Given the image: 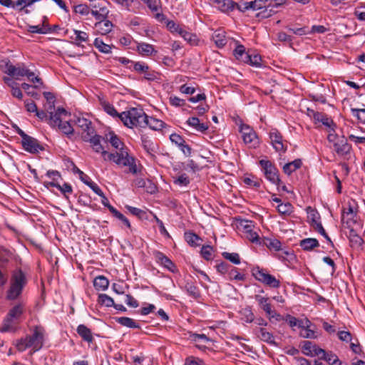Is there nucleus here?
Segmentation results:
<instances>
[{"mask_svg":"<svg viewBox=\"0 0 365 365\" xmlns=\"http://www.w3.org/2000/svg\"><path fill=\"white\" fill-rule=\"evenodd\" d=\"M76 332L84 341L88 344L94 341L91 330L84 324H79L76 328Z\"/></svg>","mask_w":365,"mask_h":365,"instance_id":"a878e982","label":"nucleus"},{"mask_svg":"<svg viewBox=\"0 0 365 365\" xmlns=\"http://www.w3.org/2000/svg\"><path fill=\"white\" fill-rule=\"evenodd\" d=\"M142 146L143 149L152 157H155V154L158 150L157 143L152 141L148 137L143 136L141 138Z\"/></svg>","mask_w":365,"mask_h":365,"instance_id":"393cba45","label":"nucleus"},{"mask_svg":"<svg viewBox=\"0 0 365 365\" xmlns=\"http://www.w3.org/2000/svg\"><path fill=\"white\" fill-rule=\"evenodd\" d=\"M254 333L257 336V337L271 345L277 346V344L274 341V337L272 333L267 331L265 328L260 327L256 328L254 329Z\"/></svg>","mask_w":365,"mask_h":365,"instance_id":"6ab92c4d","label":"nucleus"},{"mask_svg":"<svg viewBox=\"0 0 365 365\" xmlns=\"http://www.w3.org/2000/svg\"><path fill=\"white\" fill-rule=\"evenodd\" d=\"M252 276L258 282L270 288L278 289L281 286L279 279L268 273L266 269L259 266L253 267L251 269Z\"/></svg>","mask_w":365,"mask_h":365,"instance_id":"39448f33","label":"nucleus"},{"mask_svg":"<svg viewBox=\"0 0 365 365\" xmlns=\"http://www.w3.org/2000/svg\"><path fill=\"white\" fill-rule=\"evenodd\" d=\"M262 245H265L270 250L279 251L281 250V242L277 239L268 237L262 238Z\"/></svg>","mask_w":365,"mask_h":365,"instance_id":"72a5a7b5","label":"nucleus"},{"mask_svg":"<svg viewBox=\"0 0 365 365\" xmlns=\"http://www.w3.org/2000/svg\"><path fill=\"white\" fill-rule=\"evenodd\" d=\"M98 303L107 307H111L114 305V300L106 294H100L98 297Z\"/></svg>","mask_w":365,"mask_h":365,"instance_id":"c03bdc74","label":"nucleus"},{"mask_svg":"<svg viewBox=\"0 0 365 365\" xmlns=\"http://www.w3.org/2000/svg\"><path fill=\"white\" fill-rule=\"evenodd\" d=\"M244 143L251 149H256L260 145V139L255 130L249 125L242 123L239 127Z\"/></svg>","mask_w":365,"mask_h":365,"instance_id":"0eeeda50","label":"nucleus"},{"mask_svg":"<svg viewBox=\"0 0 365 365\" xmlns=\"http://www.w3.org/2000/svg\"><path fill=\"white\" fill-rule=\"evenodd\" d=\"M56 127L61 130V132L66 135L67 137L70 138L74 133V129L71 126L69 121L61 122Z\"/></svg>","mask_w":365,"mask_h":365,"instance_id":"ea45409f","label":"nucleus"},{"mask_svg":"<svg viewBox=\"0 0 365 365\" xmlns=\"http://www.w3.org/2000/svg\"><path fill=\"white\" fill-rule=\"evenodd\" d=\"M190 127L194 128L196 131L205 133L209 128L208 123H201L197 117H190L185 123Z\"/></svg>","mask_w":365,"mask_h":365,"instance_id":"aec40b11","label":"nucleus"},{"mask_svg":"<svg viewBox=\"0 0 365 365\" xmlns=\"http://www.w3.org/2000/svg\"><path fill=\"white\" fill-rule=\"evenodd\" d=\"M213 247L210 245H203L200 250L202 257L207 261L212 259Z\"/></svg>","mask_w":365,"mask_h":365,"instance_id":"6e6d98bb","label":"nucleus"},{"mask_svg":"<svg viewBox=\"0 0 365 365\" xmlns=\"http://www.w3.org/2000/svg\"><path fill=\"white\" fill-rule=\"evenodd\" d=\"M82 139L85 142H88L93 150L98 153H101L104 160H108V155L110 153H108L104 150V148L101 145L102 136L94 133L82 134Z\"/></svg>","mask_w":365,"mask_h":365,"instance_id":"9d476101","label":"nucleus"},{"mask_svg":"<svg viewBox=\"0 0 365 365\" xmlns=\"http://www.w3.org/2000/svg\"><path fill=\"white\" fill-rule=\"evenodd\" d=\"M320 359L326 361L330 365H341V361L338 356L332 352L328 353L326 356H320Z\"/></svg>","mask_w":365,"mask_h":365,"instance_id":"09e8293b","label":"nucleus"},{"mask_svg":"<svg viewBox=\"0 0 365 365\" xmlns=\"http://www.w3.org/2000/svg\"><path fill=\"white\" fill-rule=\"evenodd\" d=\"M108 4L109 2L107 0H90L91 14L95 19L107 18L109 14Z\"/></svg>","mask_w":365,"mask_h":365,"instance_id":"f8f14e48","label":"nucleus"},{"mask_svg":"<svg viewBox=\"0 0 365 365\" xmlns=\"http://www.w3.org/2000/svg\"><path fill=\"white\" fill-rule=\"evenodd\" d=\"M225 31L223 29H217L212 35V39L215 42L216 46L219 48H223L227 43V38Z\"/></svg>","mask_w":365,"mask_h":365,"instance_id":"bb28decb","label":"nucleus"},{"mask_svg":"<svg viewBox=\"0 0 365 365\" xmlns=\"http://www.w3.org/2000/svg\"><path fill=\"white\" fill-rule=\"evenodd\" d=\"M108 160L121 167H129V173L133 175L140 173L143 168L141 165H139V166L137 165L135 158L130 155L129 153L125 150V148H121L120 151L110 153V155H108Z\"/></svg>","mask_w":365,"mask_h":365,"instance_id":"f03ea898","label":"nucleus"},{"mask_svg":"<svg viewBox=\"0 0 365 365\" xmlns=\"http://www.w3.org/2000/svg\"><path fill=\"white\" fill-rule=\"evenodd\" d=\"M146 123V126H148L150 128L154 130H161L165 123L155 118L150 117L148 115V120L145 122Z\"/></svg>","mask_w":365,"mask_h":365,"instance_id":"c9c22d12","label":"nucleus"},{"mask_svg":"<svg viewBox=\"0 0 365 365\" xmlns=\"http://www.w3.org/2000/svg\"><path fill=\"white\" fill-rule=\"evenodd\" d=\"M351 114L363 124H365V108H351Z\"/></svg>","mask_w":365,"mask_h":365,"instance_id":"5fc2aeb1","label":"nucleus"},{"mask_svg":"<svg viewBox=\"0 0 365 365\" xmlns=\"http://www.w3.org/2000/svg\"><path fill=\"white\" fill-rule=\"evenodd\" d=\"M56 188L61 191V192L68 198L66 194H71L73 192L72 186L67 182H64L62 185L59 183H57Z\"/></svg>","mask_w":365,"mask_h":365,"instance_id":"0e129e2a","label":"nucleus"},{"mask_svg":"<svg viewBox=\"0 0 365 365\" xmlns=\"http://www.w3.org/2000/svg\"><path fill=\"white\" fill-rule=\"evenodd\" d=\"M219 5L222 11H232L235 9L236 3L232 0H210Z\"/></svg>","mask_w":365,"mask_h":365,"instance_id":"f704fd0d","label":"nucleus"},{"mask_svg":"<svg viewBox=\"0 0 365 365\" xmlns=\"http://www.w3.org/2000/svg\"><path fill=\"white\" fill-rule=\"evenodd\" d=\"M26 72H27V68L24 66V63L17 64L15 66V71L14 72V75L11 77L15 78L16 79H19L20 77H24Z\"/></svg>","mask_w":365,"mask_h":365,"instance_id":"13d9d810","label":"nucleus"},{"mask_svg":"<svg viewBox=\"0 0 365 365\" xmlns=\"http://www.w3.org/2000/svg\"><path fill=\"white\" fill-rule=\"evenodd\" d=\"M227 274L230 280L245 281L246 279L245 274L238 272V269L232 266L230 268Z\"/></svg>","mask_w":365,"mask_h":365,"instance_id":"a19ab883","label":"nucleus"},{"mask_svg":"<svg viewBox=\"0 0 365 365\" xmlns=\"http://www.w3.org/2000/svg\"><path fill=\"white\" fill-rule=\"evenodd\" d=\"M334 150L339 156L346 157L350 154L351 145L348 143L347 139L344 136H341L336 142L333 144Z\"/></svg>","mask_w":365,"mask_h":365,"instance_id":"2eb2a0df","label":"nucleus"},{"mask_svg":"<svg viewBox=\"0 0 365 365\" xmlns=\"http://www.w3.org/2000/svg\"><path fill=\"white\" fill-rule=\"evenodd\" d=\"M255 299L267 315L271 314L272 313V307L269 302V299L268 297H262L259 294H256L255 296Z\"/></svg>","mask_w":365,"mask_h":365,"instance_id":"c756f323","label":"nucleus"},{"mask_svg":"<svg viewBox=\"0 0 365 365\" xmlns=\"http://www.w3.org/2000/svg\"><path fill=\"white\" fill-rule=\"evenodd\" d=\"M75 123L83 131V134L95 133V129L92 127V122L86 118L76 117Z\"/></svg>","mask_w":365,"mask_h":365,"instance_id":"b1692460","label":"nucleus"},{"mask_svg":"<svg viewBox=\"0 0 365 365\" xmlns=\"http://www.w3.org/2000/svg\"><path fill=\"white\" fill-rule=\"evenodd\" d=\"M27 283L25 273L21 268L14 269L11 273L10 287L6 292V299L9 300L16 299L23 292Z\"/></svg>","mask_w":365,"mask_h":365,"instance_id":"20e7f679","label":"nucleus"},{"mask_svg":"<svg viewBox=\"0 0 365 365\" xmlns=\"http://www.w3.org/2000/svg\"><path fill=\"white\" fill-rule=\"evenodd\" d=\"M45 329L41 326H36L31 335L16 340V348L23 352L27 349H31L34 353L39 351L43 346Z\"/></svg>","mask_w":365,"mask_h":365,"instance_id":"f257e3e1","label":"nucleus"},{"mask_svg":"<svg viewBox=\"0 0 365 365\" xmlns=\"http://www.w3.org/2000/svg\"><path fill=\"white\" fill-rule=\"evenodd\" d=\"M302 352L307 356H313V348L314 344L310 341H304L302 342Z\"/></svg>","mask_w":365,"mask_h":365,"instance_id":"bf43d9fd","label":"nucleus"},{"mask_svg":"<svg viewBox=\"0 0 365 365\" xmlns=\"http://www.w3.org/2000/svg\"><path fill=\"white\" fill-rule=\"evenodd\" d=\"M270 144L274 150L279 154L285 153L287 150V140L283 138L282 134L277 129L272 128L269 132Z\"/></svg>","mask_w":365,"mask_h":365,"instance_id":"1a4fd4ad","label":"nucleus"},{"mask_svg":"<svg viewBox=\"0 0 365 365\" xmlns=\"http://www.w3.org/2000/svg\"><path fill=\"white\" fill-rule=\"evenodd\" d=\"M185 239L186 242L192 247L198 246L199 241L202 240L197 235L192 232H185Z\"/></svg>","mask_w":365,"mask_h":365,"instance_id":"58836bf2","label":"nucleus"},{"mask_svg":"<svg viewBox=\"0 0 365 365\" xmlns=\"http://www.w3.org/2000/svg\"><path fill=\"white\" fill-rule=\"evenodd\" d=\"M74 34L76 36L74 39L76 41L75 43L78 46H80V42H86L88 40V35L84 31L74 30Z\"/></svg>","mask_w":365,"mask_h":365,"instance_id":"4d7b16f0","label":"nucleus"},{"mask_svg":"<svg viewBox=\"0 0 365 365\" xmlns=\"http://www.w3.org/2000/svg\"><path fill=\"white\" fill-rule=\"evenodd\" d=\"M133 70L139 74H143V79L148 81H155L160 79V73L153 70L143 61H137L135 63Z\"/></svg>","mask_w":365,"mask_h":365,"instance_id":"9b49d317","label":"nucleus"},{"mask_svg":"<svg viewBox=\"0 0 365 365\" xmlns=\"http://www.w3.org/2000/svg\"><path fill=\"white\" fill-rule=\"evenodd\" d=\"M109 285V281L108 279L103 276L99 275L96 277L93 281V286L95 289L98 291H105L108 289Z\"/></svg>","mask_w":365,"mask_h":365,"instance_id":"473e14b6","label":"nucleus"},{"mask_svg":"<svg viewBox=\"0 0 365 365\" xmlns=\"http://www.w3.org/2000/svg\"><path fill=\"white\" fill-rule=\"evenodd\" d=\"M90 4L86 5L84 4H78L74 6V11L76 14L81 15H88L91 12Z\"/></svg>","mask_w":365,"mask_h":365,"instance_id":"e2e57ef3","label":"nucleus"},{"mask_svg":"<svg viewBox=\"0 0 365 365\" xmlns=\"http://www.w3.org/2000/svg\"><path fill=\"white\" fill-rule=\"evenodd\" d=\"M153 255L157 263L160 264L161 266L164 267L173 273H175L177 271L175 264L163 252L155 250L153 252Z\"/></svg>","mask_w":365,"mask_h":365,"instance_id":"dca6fc26","label":"nucleus"},{"mask_svg":"<svg viewBox=\"0 0 365 365\" xmlns=\"http://www.w3.org/2000/svg\"><path fill=\"white\" fill-rule=\"evenodd\" d=\"M24 312V306L18 304L13 307L6 314L3 321L2 327H0L1 332H8L14 331L13 323L15 320H19Z\"/></svg>","mask_w":365,"mask_h":365,"instance_id":"6e6552de","label":"nucleus"},{"mask_svg":"<svg viewBox=\"0 0 365 365\" xmlns=\"http://www.w3.org/2000/svg\"><path fill=\"white\" fill-rule=\"evenodd\" d=\"M98 21L94 25L96 32L101 35L109 34L113 27V23L107 18L96 19Z\"/></svg>","mask_w":365,"mask_h":365,"instance_id":"f3484780","label":"nucleus"},{"mask_svg":"<svg viewBox=\"0 0 365 365\" xmlns=\"http://www.w3.org/2000/svg\"><path fill=\"white\" fill-rule=\"evenodd\" d=\"M222 256L227 260H229L230 262L235 264H240V257L238 253L236 252H223L222 253Z\"/></svg>","mask_w":365,"mask_h":365,"instance_id":"8fccbe9b","label":"nucleus"},{"mask_svg":"<svg viewBox=\"0 0 365 365\" xmlns=\"http://www.w3.org/2000/svg\"><path fill=\"white\" fill-rule=\"evenodd\" d=\"M292 205L289 202L282 203L278 205L277 210L280 214L289 215L292 212Z\"/></svg>","mask_w":365,"mask_h":365,"instance_id":"052dcab7","label":"nucleus"},{"mask_svg":"<svg viewBox=\"0 0 365 365\" xmlns=\"http://www.w3.org/2000/svg\"><path fill=\"white\" fill-rule=\"evenodd\" d=\"M125 208L133 215L138 217L140 220H147L148 219V214L145 211L132 207L130 205H126Z\"/></svg>","mask_w":365,"mask_h":365,"instance_id":"79ce46f5","label":"nucleus"},{"mask_svg":"<svg viewBox=\"0 0 365 365\" xmlns=\"http://www.w3.org/2000/svg\"><path fill=\"white\" fill-rule=\"evenodd\" d=\"M184 289L187 294L195 300L201 298V293L200 289L195 284V283L190 279L185 281Z\"/></svg>","mask_w":365,"mask_h":365,"instance_id":"5701e85b","label":"nucleus"},{"mask_svg":"<svg viewBox=\"0 0 365 365\" xmlns=\"http://www.w3.org/2000/svg\"><path fill=\"white\" fill-rule=\"evenodd\" d=\"M262 180L255 176L245 177L243 179V182L250 187L258 188L260 187Z\"/></svg>","mask_w":365,"mask_h":365,"instance_id":"3c124183","label":"nucleus"},{"mask_svg":"<svg viewBox=\"0 0 365 365\" xmlns=\"http://www.w3.org/2000/svg\"><path fill=\"white\" fill-rule=\"evenodd\" d=\"M110 212L115 217L120 220L123 223V225L126 226L128 228L131 227L128 219L125 216H124L121 212H120L118 210H116L115 207H111L110 209Z\"/></svg>","mask_w":365,"mask_h":365,"instance_id":"49530a36","label":"nucleus"},{"mask_svg":"<svg viewBox=\"0 0 365 365\" xmlns=\"http://www.w3.org/2000/svg\"><path fill=\"white\" fill-rule=\"evenodd\" d=\"M348 238L349 240L350 246L353 249L358 250L361 248L364 243L363 238L359 235L356 231L353 228L349 230Z\"/></svg>","mask_w":365,"mask_h":365,"instance_id":"412c9836","label":"nucleus"},{"mask_svg":"<svg viewBox=\"0 0 365 365\" xmlns=\"http://www.w3.org/2000/svg\"><path fill=\"white\" fill-rule=\"evenodd\" d=\"M120 119L128 128H132L134 126L145 128V122L148 120V115L140 108H130L120 113Z\"/></svg>","mask_w":365,"mask_h":365,"instance_id":"7ed1b4c3","label":"nucleus"},{"mask_svg":"<svg viewBox=\"0 0 365 365\" xmlns=\"http://www.w3.org/2000/svg\"><path fill=\"white\" fill-rule=\"evenodd\" d=\"M235 8L242 12L247 10H259L262 9V0H254L251 1H241L236 3Z\"/></svg>","mask_w":365,"mask_h":365,"instance_id":"a211bd4d","label":"nucleus"},{"mask_svg":"<svg viewBox=\"0 0 365 365\" xmlns=\"http://www.w3.org/2000/svg\"><path fill=\"white\" fill-rule=\"evenodd\" d=\"M247 238L252 242L255 243L257 245H262V239H261L259 236V235L253 231L251 230L250 232H247Z\"/></svg>","mask_w":365,"mask_h":365,"instance_id":"338daca9","label":"nucleus"},{"mask_svg":"<svg viewBox=\"0 0 365 365\" xmlns=\"http://www.w3.org/2000/svg\"><path fill=\"white\" fill-rule=\"evenodd\" d=\"M173 182L180 186H187L190 180L186 173H182L178 177L173 178Z\"/></svg>","mask_w":365,"mask_h":365,"instance_id":"603ef678","label":"nucleus"},{"mask_svg":"<svg viewBox=\"0 0 365 365\" xmlns=\"http://www.w3.org/2000/svg\"><path fill=\"white\" fill-rule=\"evenodd\" d=\"M299 246L307 252L312 251L314 248L319 247V241L316 238H305L299 241Z\"/></svg>","mask_w":365,"mask_h":365,"instance_id":"c85d7f7f","label":"nucleus"},{"mask_svg":"<svg viewBox=\"0 0 365 365\" xmlns=\"http://www.w3.org/2000/svg\"><path fill=\"white\" fill-rule=\"evenodd\" d=\"M185 365H205L202 359L192 356L185 359Z\"/></svg>","mask_w":365,"mask_h":365,"instance_id":"774afa93","label":"nucleus"},{"mask_svg":"<svg viewBox=\"0 0 365 365\" xmlns=\"http://www.w3.org/2000/svg\"><path fill=\"white\" fill-rule=\"evenodd\" d=\"M107 140L111 144V145L116 149L115 151L121 150V148H125L128 152V148L125 144L120 140L119 137L115 134L114 132H109L107 136Z\"/></svg>","mask_w":365,"mask_h":365,"instance_id":"cd10ccee","label":"nucleus"},{"mask_svg":"<svg viewBox=\"0 0 365 365\" xmlns=\"http://www.w3.org/2000/svg\"><path fill=\"white\" fill-rule=\"evenodd\" d=\"M61 116L58 113L54 111L49 115L48 124L53 128H56L62 122Z\"/></svg>","mask_w":365,"mask_h":365,"instance_id":"864d4df0","label":"nucleus"},{"mask_svg":"<svg viewBox=\"0 0 365 365\" xmlns=\"http://www.w3.org/2000/svg\"><path fill=\"white\" fill-rule=\"evenodd\" d=\"M0 67L1 70L7 75L12 76L15 71V66H14L9 60H3L1 61Z\"/></svg>","mask_w":365,"mask_h":365,"instance_id":"37998d69","label":"nucleus"},{"mask_svg":"<svg viewBox=\"0 0 365 365\" xmlns=\"http://www.w3.org/2000/svg\"><path fill=\"white\" fill-rule=\"evenodd\" d=\"M277 8L278 7H269V4L265 5L263 8L264 9L258 14V16L261 15L262 18H269L277 12V11L275 10V9Z\"/></svg>","mask_w":365,"mask_h":365,"instance_id":"680f3d73","label":"nucleus"},{"mask_svg":"<svg viewBox=\"0 0 365 365\" xmlns=\"http://www.w3.org/2000/svg\"><path fill=\"white\" fill-rule=\"evenodd\" d=\"M259 165L265 178L279 189L281 183L279 172L274 163L269 160L262 159L259 161Z\"/></svg>","mask_w":365,"mask_h":365,"instance_id":"423d86ee","label":"nucleus"},{"mask_svg":"<svg viewBox=\"0 0 365 365\" xmlns=\"http://www.w3.org/2000/svg\"><path fill=\"white\" fill-rule=\"evenodd\" d=\"M115 322L123 327L132 329H140V324L138 322H136L134 319L130 317H116Z\"/></svg>","mask_w":365,"mask_h":365,"instance_id":"2f4dec72","label":"nucleus"},{"mask_svg":"<svg viewBox=\"0 0 365 365\" xmlns=\"http://www.w3.org/2000/svg\"><path fill=\"white\" fill-rule=\"evenodd\" d=\"M169 139L173 144L178 148L185 157H190L191 155L192 149L182 135L173 133L170 135Z\"/></svg>","mask_w":365,"mask_h":365,"instance_id":"ddd939ff","label":"nucleus"},{"mask_svg":"<svg viewBox=\"0 0 365 365\" xmlns=\"http://www.w3.org/2000/svg\"><path fill=\"white\" fill-rule=\"evenodd\" d=\"M101 105L102 106L104 111L108 115L114 118L117 117L120 118V113H118L113 105L106 101H101Z\"/></svg>","mask_w":365,"mask_h":365,"instance_id":"4c0bfd02","label":"nucleus"},{"mask_svg":"<svg viewBox=\"0 0 365 365\" xmlns=\"http://www.w3.org/2000/svg\"><path fill=\"white\" fill-rule=\"evenodd\" d=\"M302 165V161L300 158L295 159L294 160L286 163L283 168V172L287 175H290L297 169H299Z\"/></svg>","mask_w":365,"mask_h":365,"instance_id":"7c9ffc66","label":"nucleus"},{"mask_svg":"<svg viewBox=\"0 0 365 365\" xmlns=\"http://www.w3.org/2000/svg\"><path fill=\"white\" fill-rule=\"evenodd\" d=\"M156 309V307L153 304L144 302L143 307L138 310V313L143 316L148 315L151 313H154Z\"/></svg>","mask_w":365,"mask_h":365,"instance_id":"de8ad7c7","label":"nucleus"},{"mask_svg":"<svg viewBox=\"0 0 365 365\" xmlns=\"http://www.w3.org/2000/svg\"><path fill=\"white\" fill-rule=\"evenodd\" d=\"M21 145L26 152L32 154L38 153L45 150L43 145L36 138L30 135H28L24 140H21Z\"/></svg>","mask_w":365,"mask_h":365,"instance_id":"4468645a","label":"nucleus"},{"mask_svg":"<svg viewBox=\"0 0 365 365\" xmlns=\"http://www.w3.org/2000/svg\"><path fill=\"white\" fill-rule=\"evenodd\" d=\"M178 34L182 36L185 41L189 42L191 44H195L197 41V36L192 33H190L185 30L183 28H181Z\"/></svg>","mask_w":365,"mask_h":365,"instance_id":"a18cd8bd","label":"nucleus"},{"mask_svg":"<svg viewBox=\"0 0 365 365\" xmlns=\"http://www.w3.org/2000/svg\"><path fill=\"white\" fill-rule=\"evenodd\" d=\"M93 45L101 53L106 54L111 53L112 46L105 43L100 38H95Z\"/></svg>","mask_w":365,"mask_h":365,"instance_id":"e433bc0d","label":"nucleus"},{"mask_svg":"<svg viewBox=\"0 0 365 365\" xmlns=\"http://www.w3.org/2000/svg\"><path fill=\"white\" fill-rule=\"evenodd\" d=\"M166 23V27L167 29L173 34H178L179 33L180 30L182 27L180 26L179 24H177L173 20H167L165 19Z\"/></svg>","mask_w":365,"mask_h":365,"instance_id":"69168bd1","label":"nucleus"},{"mask_svg":"<svg viewBox=\"0 0 365 365\" xmlns=\"http://www.w3.org/2000/svg\"><path fill=\"white\" fill-rule=\"evenodd\" d=\"M135 43L137 44L136 51L141 56H150L157 53V51L152 44L144 42L138 43L137 41H135Z\"/></svg>","mask_w":365,"mask_h":365,"instance_id":"4be33fe9","label":"nucleus"}]
</instances>
